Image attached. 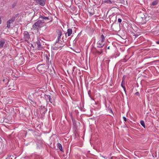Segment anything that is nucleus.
<instances>
[{
  "label": "nucleus",
  "instance_id": "35",
  "mask_svg": "<svg viewBox=\"0 0 159 159\" xmlns=\"http://www.w3.org/2000/svg\"><path fill=\"white\" fill-rule=\"evenodd\" d=\"M156 43L157 44H159V41L156 42Z\"/></svg>",
  "mask_w": 159,
  "mask_h": 159
},
{
  "label": "nucleus",
  "instance_id": "24",
  "mask_svg": "<svg viewBox=\"0 0 159 159\" xmlns=\"http://www.w3.org/2000/svg\"><path fill=\"white\" fill-rule=\"evenodd\" d=\"M16 2H14L13 3L12 5V8H14L16 6Z\"/></svg>",
  "mask_w": 159,
  "mask_h": 159
},
{
  "label": "nucleus",
  "instance_id": "15",
  "mask_svg": "<svg viewBox=\"0 0 159 159\" xmlns=\"http://www.w3.org/2000/svg\"><path fill=\"white\" fill-rule=\"evenodd\" d=\"M72 125L74 127H76V122L75 119H72Z\"/></svg>",
  "mask_w": 159,
  "mask_h": 159
},
{
  "label": "nucleus",
  "instance_id": "26",
  "mask_svg": "<svg viewBox=\"0 0 159 159\" xmlns=\"http://www.w3.org/2000/svg\"><path fill=\"white\" fill-rule=\"evenodd\" d=\"M7 80H8L6 78L2 80V81L3 82H5Z\"/></svg>",
  "mask_w": 159,
  "mask_h": 159
},
{
  "label": "nucleus",
  "instance_id": "12",
  "mask_svg": "<svg viewBox=\"0 0 159 159\" xmlns=\"http://www.w3.org/2000/svg\"><path fill=\"white\" fill-rule=\"evenodd\" d=\"M5 42V40L4 39H2L0 40V48L3 47L4 45Z\"/></svg>",
  "mask_w": 159,
  "mask_h": 159
},
{
  "label": "nucleus",
  "instance_id": "32",
  "mask_svg": "<svg viewBox=\"0 0 159 159\" xmlns=\"http://www.w3.org/2000/svg\"><path fill=\"white\" fill-rule=\"evenodd\" d=\"M61 39V36H57V39Z\"/></svg>",
  "mask_w": 159,
  "mask_h": 159
},
{
  "label": "nucleus",
  "instance_id": "2",
  "mask_svg": "<svg viewBox=\"0 0 159 159\" xmlns=\"http://www.w3.org/2000/svg\"><path fill=\"white\" fill-rule=\"evenodd\" d=\"M105 37L103 34L101 35L100 39L98 41L97 44V47L101 48L103 47L105 44Z\"/></svg>",
  "mask_w": 159,
  "mask_h": 159
},
{
  "label": "nucleus",
  "instance_id": "11",
  "mask_svg": "<svg viewBox=\"0 0 159 159\" xmlns=\"http://www.w3.org/2000/svg\"><path fill=\"white\" fill-rule=\"evenodd\" d=\"M103 2L105 4H114V2L111 0H105L103 1Z\"/></svg>",
  "mask_w": 159,
  "mask_h": 159
},
{
  "label": "nucleus",
  "instance_id": "37",
  "mask_svg": "<svg viewBox=\"0 0 159 159\" xmlns=\"http://www.w3.org/2000/svg\"><path fill=\"white\" fill-rule=\"evenodd\" d=\"M111 112H112V110H111Z\"/></svg>",
  "mask_w": 159,
  "mask_h": 159
},
{
  "label": "nucleus",
  "instance_id": "9",
  "mask_svg": "<svg viewBox=\"0 0 159 159\" xmlns=\"http://www.w3.org/2000/svg\"><path fill=\"white\" fill-rule=\"evenodd\" d=\"M45 98L46 99L47 101L48 100H49V101L51 102V103H52L53 101H52V98L51 96L49 95H45L44 96Z\"/></svg>",
  "mask_w": 159,
  "mask_h": 159
},
{
  "label": "nucleus",
  "instance_id": "6",
  "mask_svg": "<svg viewBox=\"0 0 159 159\" xmlns=\"http://www.w3.org/2000/svg\"><path fill=\"white\" fill-rule=\"evenodd\" d=\"M46 0H37L36 2L40 5L43 6L45 4Z\"/></svg>",
  "mask_w": 159,
  "mask_h": 159
},
{
  "label": "nucleus",
  "instance_id": "20",
  "mask_svg": "<svg viewBox=\"0 0 159 159\" xmlns=\"http://www.w3.org/2000/svg\"><path fill=\"white\" fill-rule=\"evenodd\" d=\"M88 94L89 95V96L90 97V98L92 99H93V96L91 94V90H89L88 92Z\"/></svg>",
  "mask_w": 159,
  "mask_h": 159
},
{
  "label": "nucleus",
  "instance_id": "10",
  "mask_svg": "<svg viewBox=\"0 0 159 159\" xmlns=\"http://www.w3.org/2000/svg\"><path fill=\"white\" fill-rule=\"evenodd\" d=\"M40 41L43 42L42 40H41V39L40 38H38V41L36 42V43L37 45V47L39 48H42L41 43L40 42Z\"/></svg>",
  "mask_w": 159,
  "mask_h": 159
},
{
  "label": "nucleus",
  "instance_id": "5",
  "mask_svg": "<svg viewBox=\"0 0 159 159\" xmlns=\"http://www.w3.org/2000/svg\"><path fill=\"white\" fill-rule=\"evenodd\" d=\"M15 17L13 16L7 21V28H9L10 27V24L13 23L15 21Z\"/></svg>",
  "mask_w": 159,
  "mask_h": 159
},
{
  "label": "nucleus",
  "instance_id": "31",
  "mask_svg": "<svg viewBox=\"0 0 159 159\" xmlns=\"http://www.w3.org/2000/svg\"><path fill=\"white\" fill-rule=\"evenodd\" d=\"M60 40V39H57V40H56V43H58L59 42Z\"/></svg>",
  "mask_w": 159,
  "mask_h": 159
},
{
  "label": "nucleus",
  "instance_id": "33",
  "mask_svg": "<svg viewBox=\"0 0 159 159\" xmlns=\"http://www.w3.org/2000/svg\"><path fill=\"white\" fill-rule=\"evenodd\" d=\"M70 116H71V120H72V119H75L74 118H73V116H72L71 114V115Z\"/></svg>",
  "mask_w": 159,
  "mask_h": 159
},
{
  "label": "nucleus",
  "instance_id": "22",
  "mask_svg": "<svg viewBox=\"0 0 159 159\" xmlns=\"http://www.w3.org/2000/svg\"><path fill=\"white\" fill-rule=\"evenodd\" d=\"M141 125L144 128H145V124L143 120H141L140 122Z\"/></svg>",
  "mask_w": 159,
  "mask_h": 159
},
{
  "label": "nucleus",
  "instance_id": "4",
  "mask_svg": "<svg viewBox=\"0 0 159 159\" xmlns=\"http://www.w3.org/2000/svg\"><path fill=\"white\" fill-rule=\"evenodd\" d=\"M23 39L25 41L28 42L30 39V35L27 31H25L23 34Z\"/></svg>",
  "mask_w": 159,
  "mask_h": 159
},
{
  "label": "nucleus",
  "instance_id": "7",
  "mask_svg": "<svg viewBox=\"0 0 159 159\" xmlns=\"http://www.w3.org/2000/svg\"><path fill=\"white\" fill-rule=\"evenodd\" d=\"M50 55L46 54L45 55V59L47 63H48V65L52 64L51 61H49Z\"/></svg>",
  "mask_w": 159,
  "mask_h": 159
},
{
  "label": "nucleus",
  "instance_id": "21",
  "mask_svg": "<svg viewBox=\"0 0 159 159\" xmlns=\"http://www.w3.org/2000/svg\"><path fill=\"white\" fill-rule=\"evenodd\" d=\"M39 18H41L44 20H49V18L48 17H46L44 16H40Z\"/></svg>",
  "mask_w": 159,
  "mask_h": 159
},
{
  "label": "nucleus",
  "instance_id": "25",
  "mask_svg": "<svg viewBox=\"0 0 159 159\" xmlns=\"http://www.w3.org/2000/svg\"><path fill=\"white\" fill-rule=\"evenodd\" d=\"M74 2L76 5H78L80 3L78 0H74Z\"/></svg>",
  "mask_w": 159,
  "mask_h": 159
},
{
  "label": "nucleus",
  "instance_id": "29",
  "mask_svg": "<svg viewBox=\"0 0 159 159\" xmlns=\"http://www.w3.org/2000/svg\"><path fill=\"white\" fill-rule=\"evenodd\" d=\"M123 119L124 121H126L127 119L125 117V116L123 117Z\"/></svg>",
  "mask_w": 159,
  "mask_h": 159
},
{
  "label": "nucleus",
  "instance_id": "30",
  "mask_svg": "<svg viewBox=\"0 0 159 159\" xmlns=\"http://www.w3.org/2000/svg\"><path fill=\"white\" fill-rule=\"evenodd\" d=\"M139 92H136L135 94L136 95H138V96H139Z\"/></svg>",
  "mask_w": 159,
  "mask_h": 159
},
{
  "label": "nucleus",
  "instance_id": "23",
  "mask_svg": "<svg viewBox=\"0 0 159 159\" xmlns=\"http://www.w3.org/2000/svg\"><path fill=\"white\" fill-rule=\"evenodd\" d=\"M123 81V80L122 81ZM121 86L123 88L125 91V92H126L125 91V86H124V84H123V82H122L121 84Z\"/></svg>",
  "mask_w": 159,
  "mask_h": 159
},
{
  "label": "nucleus",
  "instance_id": "18",
  "mask_svg": "<svg viewBox=\"0 0 159 159\" xmlns=\"http://www.w3.org/2000/svg\"><path fill=\"white\" fill-rule=\"evenodd\" d=\"M67 38V35H66V36L65 35V37H63L62 38L61 41V42H63L64 43H65V42H66Z\"/></svg>",
  "mask_w": 159,
  "mask_h": 159
},
{
  "label": "nucleus",
  "instance_id": "8",
  "mask_svg": "<svg viewBox=\"0 0 159 159\" xmlns=\"http://www.w3.org/2000/svg\"><path fill=\"white\" fill-rule=\"evenodd\" d=\"M72 33V30L71 29H68L67 30V32L65 33V35L66 36L67 35L68 37L70 36Z\"/></svg>",
  "mask_w": 159,
  "mask_h": 159
},
{
  "label": "nucleus",
  "instance_id": "3",
  "mask_svg": "<svg viewBox=\"0 0 159 159\" xmlns=\"http://www.w3.org/2000/svg\"><path fill=\"white\" fill-rule=\"evenodd\" d=\"M37 69L41 73H43L47 71L46 66L44 64H40L38 66Z\"/></svg>",
  "mask_w": 159,
  "mask_h": 159
},
{
  "label": "nucleus",
  "instance_id": "16",
  "mask_svg": "<svg viewBox=\"0 0 159 159\" xmlns=\"http://www.w3.org/2000/svg\"><path fill=\"white\" fill-rule=\"evenodd\" d=\"M112 1L114 2V3H115V2H117L118 1H119L118 2L122 3L123 2H124V0H111Z\"/></svg>",
  "mask_w": 159,
  "mask_h": 159
},
{
  "label": "nucleus",
  "instance_id": "19",
  "mask_svg": "<svg viewBox=\"0 0 159 159\" xmlns=\"http://www.w3.org/2000/svg\"><path fill=\"white\" fill-rule=\"evenodd\" d=\"M102 52H103V51H102V49H101L100 50V51L96 50V53L99 55L101 54L102 53Z\"/></svg>",
  "mask_w": 159,
  "mask_h": 159
},
{
  "label": "nucleus",
  "instance_id": "13",
  "mask_svg": "<svg viewBox=\"0 0 159 159\" xmlns=\"http://www.w3.org/2000/svg\"><path fill=\"white\" fill-rule=\"evenodd\" d=\"M159 2V0H156L154 1H153L151 5V6L152 7L156 5H157Z\"/></svg>",
  "mask_w": 159,
  "mask_h": 159
},
{
  "label": "nucleus",
  "instance_id": "17",
  "mask_svg": "<svg viewBox=\"0 0 159 159\" xmlns=\"http://www.w3.org/2000/svg\"><path fill=\"white\" fill-rule=\"evenodd\" d=\"M57 36H61L62 35V33L61 30H58L57 31Z\"/></svg>",
  "mask_w": 159,
  "mask_h": 159
},
{
  "label": "nucleus",
  "instance_id": "36",
  "mask_svg": "<svg viewBox=\"0 0 159 159\" xmlns=\"http://www.w3.org/2000/svg\"><path fill=\"white\" fill-rule=\"evenodd\" d=\"M107 49H110V46H109V47H108L107 48Z\"/></svg>",
  "mask_w": 159,
  "mask_h": 159
},
{
  "label": "nucleus",
  "instance_id": "28",
  "mask_svg": "<svg viewBox=\"0 0 159 159\" xmlns=\"http://www.w3.org/2000/svg\"><path fill=\"white\" fill-rule=\"evenodd\" d=\"M75 68H76V67H75V66H74V67H73V68H72V73H73V72H74V70H75Z\"/></svg>",
  "mask_w": 159,
  "mask_h": 159
},
{
  "label": "nucleus",
  "instance_id": "27",
  "mask_svg": "<svg viewBox=\"0 0 159 159\" xmlns=\"http://www.w3.org/2000/svg\"><path fill=\"white\" fill-rule=\"evenodd\" d=\"M118 21L119 23H121L122 21V20L120 18H119L118 20Z\"/></svg>",
  "mask_w": 159,
  "mask_h": 159
},
{
  "label": "nucleus",
  "instance_id": "34",
  "mask_svg": "<svg viewBox=\"0 0 159 159\" xmlns=\"http://www.w3.org/2000/svg\"><path fill=\"white\" fill-rule=\"evenodd\" d=\"M18 14H16V15H15V18L16 17H17V16H18Z\"/></svg>",
  "mask_w": 159,
  "mask_h": 159
},
{
  "label": "nucleus",
  "instance_id": "14",
  "mask_svg": "<svg viewBox=\"0 0 159 159\" xmlns=\"http://www.w3.org/2000/svg\"><path fill=\"white\" fill-rule=\"evenodd\" d=\"M57 147L58 148H59V149L61 151L63 152L62 147L61 143H57Z\"/></svg>",
  "mask_w": 159,
  "mask_h": 159
},
{
  "label": "nucleus",
  "instance_id": "1",
  "mask_svg": "<svg viewBox=\"0 0 159 159\" xmlns=\"http://www.w3.org/2000/svg\"><path fill=\"white\" fill-rule=\"evenodd\" d=\"M44 22L43 20H39L35 22L32 25V29L38 31L44 26Z\"/></svg>",
  "mask_w": 159,
  "mask_h": 159
}]
</instances>
